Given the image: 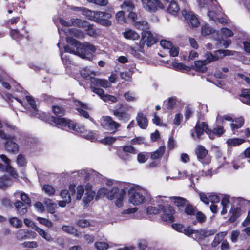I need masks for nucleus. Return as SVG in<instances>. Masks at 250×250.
I'll return each instance as SVG.
<instances>
[{"instance_id": "f257e3e1", "label": "nucleus", "mask_w": 250, "mask_h": 250, "mask_svg": "<svg viewBox=\"0 0 250 250\" xmlns=\"http://www.w3.org/2000/svg\"><path fill=\"white\" fill-rule=\"evenodd\" d=\"M52 110L57 117L51 116L50 120L54 123L58 127L64 130H72L75 132H84L85 127L84 126L70 121L65 118H62L65 113L64 109L59 106H53Z\"/></svg>"}, {"instance_id": "f03ea898", "label": "nucleus", "mask_w": 250, "mask_h": 250, "mask_svg": "<svg viewBox=\"0 0 250 250\" xmlns=\"http://www.w3.org/2000/svg\"><path fill=\"white\" fill-rule=\"evenodd\" d=\"M134 26L136 28L143 30L142 33V38L139 42L140 52H143V49L146 43L147 47H150L157 42L156 38L149 31H146L149 28L148 23L145 21H137L134 23Z\"/></svg>"}, {"instance_id": "7ed1b4c3", "label": "nucleus", "mask_w": 250, "mask_h": 250, "mask_svg": "<svg viewBox=\"0 0 250 250\" xmlns=\"http://www.w3.org/2000/svg\"><path fill=\"white\" fill-rule=\"evenodd\" d=\"M129 201L135 206L145 203L150 198L148 191L139 186H132L128 191Z\"/></svg>"}, {"instance_id": "20e7f679", "label": "nucleus", "mask_w": 250, "mask_h": 250, "mask_svg": "<svg viewBox=\"0 0 250 250\" xmlns=\"http://www.w3.org/2000/svg\"><path fill=\"white\" fill-rule=\"evenodd\" d=\"M67 43L76 48V55L82 58L89 59L90 56L96 50L95 47L88 42L81 43L73 38H66Z\"/></svg>"}, {"instance_id": "39448f33", "label": "nucleus", "mask_w": 250, "mask_h": 250, "mask_svg": "<svg viewBox=\"0 0 250 250\" xmlns=\"http://www.w3.org/2000/svg\"><path fill=\"white\" fill-rule=\"evenodd\" d=\"M83 15L88 20L96 22L103 26L108 27L112 24L111 21L109 20L112 15L109 13L84 9Z\"/></svg>"}, {"instance_id": "423d86ee", "label": "nucleus", "mask_w": 250, "mask_h": 250, "mask_svg": "<svg viewBox=\"0 0 250 250\" xmlns=\"http://www.w3.org/2000/svg\"><path fill=\"white\" fill-rule=\"evenodd\" d=\"M160 211L163 212L161 215V218L164 221L172 222L174 221L173 215L175 211L173 207L169 205L164 206L160 205L157 207L150 206L146 208V212L149 214H157Z\"/></svg>"}, {"instance_id": "0eeeda50", "label": "nucleus", "mask_w": 250, "mask_h": 250, "mask_svg": "<svg viewBox=\"0 0 250 250\" xmlns=\"http://www.w3.org/2000/svg\"><path fill=\"white\" fill-rule=\"evenodd\" d=\"M125 183H119V187H114L111 189V192L108 194L107 199L110 200H114L115 206L118 208H121L124 205V201L126 197V189L123 188Z\"/></svg>"}, {"instance_id": "6e6552de", "label": "nucleus", "mask_w": 250, "mask_h": 250, "mask_svg": "<svg viewBox=\"0 0 250 250\" xmlns=\"http://www.w3.org/2000/svg\"><path fill=\"white\" fill-rule=\"evenodd\" d=\"M16 198L20 197L22 201L17 200L14 203V206L21 215H23L27 211V206L30 207L31 204V200L27 194L23 192L16 191L14 194Z\"/></svg>"}, {"instance_id": "1a4fd4ad", "label": "nucleus", "mask_w": 250, "mask_h": 250, "mask_svg": "<svg viewBox=\"0 0 250 250\" xmlns=\"http://www.w3.org/2000/svg\"><path fill=\"white\" fill-rule=\"evenodd\" d=\"M76 189V199L78 200L81 199L85 192L83 202L85 205L90 203L95 196V192L92 190V186L90 183H87L85 188L83 186L78 185Z\"/></svg>"}, {"instance_id": "9d476101", "label": "nucleus", "mask_w": 250, "mask_h": 250, "mask_svg": "<svg viewBox=\"0 0 250 250\" xmlns=\"http://www.w3.org/2000/svg\"><path fill=\"white\" fill-rule=\"evenodd\" d=\"M204 132L211 138V130L208 129V124L204 122H197L195 126L191 130L190 134L194 140L199 141Z\"/></svg>"}, {"instance_id": "9b49d317", "label": "nucleus", "mask_w": 250, "mask_h": 250, "mask_svg": "<svg viewBox=\"0 0 250 250\" xmlns=\"http://www.w3.org/2000/svg\"><path fill=\"white\" fill-rule=\"evenodd\" d=\"M0 137L6 140L5 147L8 151L14 154L18 152L19 146L13 141L15 139V136L6 134L2 130H0Z\"/></svg>"}, {"instance_id": "f8f14e48", "label": "nucleus", "mask_w": 250, "mask_h": 250, "mask_svg": "<svg viewBox=\"0 0 250 250\" xmlns=\"http://www.w3.org/2000/svg\"><path fill=\"white\" fill-rule=\"evenodd\" d=\"M143 7L151 13L156 12L160 9H164L165 6L159 0H141Z\"/></svg>"}, {"instance_id": "ddd939ff", "label": "nucleus", "mask_w": 250, "mask_h": 250, "mask_svg": "<svg viewBox=\"0 0 250 250\" xmlns=\"http://www.w3.org/2000/svg\"><path fill=\"white\" fill-rule=\"evenodd\" d=\"M182 15L192 27H196L199 25V21L195 14L186 7L182 10Z\"/></svg>"}, {"instance_id": "4468645a", "label": "nucleus", "mask_w": 250, "mask_h": 250, "mask_svg": "<svg viewBox=\"0 0 250 250\" xmlns=\"http://www.w3.org/2000/svg\"><path fill=\"white\" fill-rule=\"evenodd\" d=\"M15 236L18 241H21L26 239H34L37 237V234L28 229H21L16 231Z\"/></svg>"}, {"instance_id": "2eb2a0df", "label": "nucleus", "mask_w": 250, "mask_h": 250, "mask_svg": "<svg viewBox=\"0 0 250 250\" xmlns=\"http://www.w3.org/2000/svg\"><path fill=\"white\" fill-rule=\"evenodd\" d=\"M25 97L32 109V111L29 112V115L31 116L36 117L41 120H43L45 118V114L43 112H39L38 110L34 99L32 97L28 95H26Z\"/></svg>"}, {"instance_id": "dca6fc26", "label": "nucleus", "mask_w": 250, "mask_h": 250, "mask_svg": "<svg viewBox=\"0 0 250 250\" xmlns=\"http://www.w3.org/2000/svg\"><path fill=\"white\" fill-rule=\"evenodd\" d=\"M213 35L216 36L214 45L215 48H219L223 46L224 48H228L231 44V42L229 39L224 40L222 36L219 35L218 32H214Z\"/></svg>"}, {"instance_id": "f3484780", "label": "nucleus", "mask_w": 250, "mask_h": 250, "mask_svg": "<svg viewBox=\"0 0 250 250\" xmlns=\"http://www.w3.org/2000/svg\"><path fill=\"white\" fill-rule=\"evenodd\" d=\"M195 152L198 159L201 161L202 164H208L210 163V159L208 158L206 159V162L201 161L205 159L208 154V150L204 146L201 145L198 146L196 148Z\"/></svg>"}, {"instance_id": "a211bd4d", "label": "nucleus", "mask_w": 250, "mask_h": 250, "mask_svg": "<svg viewBox=\"0 0 250 250\" xmlns=\"http://www.w3.org/2000/svg\"><path fill=\"white\" fill-rule=\"evenodd\" d=\"M121 8L124 10L125 12H128V17L129 18L135 21L137 19V14L132 11L134 9V5L131 2H124L121 5Z\"/></svg>"}, {"instance_id": "6ab92c4d", "label": "nucleus", "mask_w": 250, "mask_h": 250, "mask_svg": "<svg viewBox=\"0 0 250 250\" xmlns=\"http://www.w3.org/2000/svg\"><path fill=\"white\" fill-rule=\"evenodd\" d=\"M74 102V104L76 106V109L79 112L80 115L83 116L85 118H89V114L87 112L85 111V110L88 109V105L78 100H75Z\"/></svg>"}, {"instance_id": "aec40b11", "label": "nucleus", "mask_w": 250, "mask_h": 250, "mask_svg": "<svg viewBox=\"0 0 250 250\" xmlns=\"http://www.w3.org/2000/svg\"><path fill=\"white\" fill-rule=\"evenodd\" d=\"M136 120L138 125L141 129H145L147 128L148 121L144 114L139 112L137 115Z\"/></svg>"}, {"instance_id": "412c9836", "label": "nucleus", "mask_w": 250, "mask_h": 250, "mask_svg": "<svg viewBox=\"0 0 250 250\" xmlns=\"http://www.w3.org/2000/svg\"><path fill=\"white\" fill-rule=\"evenodd\" d=\"M79 176L84 177L85 180H89L97 176V172L91 169H82L77 172Z\"/></svg>"}, {"instance_id": "4be33fe9", "label": "nucleus", "mask_w": 250, "mask_h": 250, "mask_svg": "<svg viewBox=\"0 0 250 250\" xmlns=\"http://www.w3.org/2000/svg\"><path fill=\"white\" fill-rule=\"evenodd\" d=\"M229 213L231 216L229 219V221L230 223H233L240 216L241 214V209L239 208L232 206Z\"/></svg>"}, {"instance_id": "5701e85b", "label": "nucleus", "mask_w": 250, "mask_h": 250, "mask_svg": "<svg viewBox=\"0 0 250 250\" xmlns=\"http://www.w3.org/2000/svg\"><path fill=\"white\" fill-rule=\"evenodd\" d=\"M205 59L204 60L207 64L220 59L219 54H218L217 50L214 51V54H212V53L209 52H207L205 54Z\"/></svg>"}, {"instance_id": "b1692460", "label": "nucleus", "mask_w": 250, "mask_h": 250, "mask_svg": "<svg viewBox=\"0 0 250 250\" xmlns=\"http://www.w3.org/2000/svg\"><path fill=\"white\" fill-rule=\"evenodd\" d=\"M113 115L119 120H123L126 122L130 119V115L126 111L123 110H115L113 111Z\"/></svg>"}, {"instance_id": "393cba45", "label": "nucleus", "mask_w": 250, "mask_h": 250, "mask_svg": "<svg viewBox=\"0 0 250 250\" xmlns=\"http://www.w3.org/2000/svg\"><path fill=\"white\" fill-rule=\"evenodd\" d=\"M91 83L93 84L101 86L106 88L111 86V83L105 79H100L97 78H93L91 79Z\"/></svg>"}, {"instance_id": "a878e982", "label": "nucleus", "mask_w": 250, "mask_h": 250, "mask_svg": "<svg viewBox=\"0 0 250 250\" xmlns=\"http://www.w3.org/2000/svg\"><path fill=\"white\" fill-rule=\"evenodd\" d=\"M65 33H66V37H69L71 38H72L71 37V36H73L76 38H79V39H82L84 38V34L83 32L82 31L77 29H73L71 30H68L67 31H64Z\"/></svg>"}, {"instance_id": "bb28decb", "label": "nucleus", "mask_w": 250, "mask_h": 250, "mask_svg": "<svg viewBox=\"0 0 250 250\" xmlns=\"http://www.w3.org/2000/svg\"><path fill=\"white\" fill-rule=\"evenodd\" d=\"M207 64L204 60H199L195 61L194 69L200 72H205L207 70Z\"/></svg>"}, {"instance_id": "cd10ccee", "label": "nucleus", "mask_w": 250, "mask_h": 250, "mask_svg": "<svg viewBox=\"0 0 250 250\" xmlns=\"http://www.w3.org/2000/svg\"><path fill=\"white\" fill-rule=\"evenodd\" d=\"M233 122L230 124V127L233 134H235V130L241 128L244 124V120L243 117H240L239 118H235L233 120Z\"/></svg>"}, {"instance_id": "c85d7f7f", "label": "nucleus", "mask_w": 250, "mask_h": 250, "mask_svg": "<svg viewBox=\"0 0 250 250\" xmlns=\"http://www.w3.org/2000/svg\"><path fill=\"white\" fill-rule=\"evenodd\" d=\"M68 189L69 191L66 190H62L61 191L60 196L63 199H66L68 196L71 198V196H73L75 194L76 192L75 185L73 184L70 185L69 186Z\"/></svg>"}, {"instance_id": "c756f323", "label": "nucleus", "mask_w": 250, "mask_h": 250, "mask_svg": "<svg viewBox=\"0 0 250 250\" xmlns=\"http://www.w3.org/2000/svg\"><path fill=\"white\" fill-rule=\"evenodd\" d=\"M216 232L215 230L201 229L196 232L197 239H203L204 237L213 235Z\"/></svg>"}, {"instance_id": "7c9ffc66", "label": "nucleus", "mask_w": 250, "mask_h": 250, "mask_svg": "<svg viewBox=\"0 0 250 250\" xmlns=\"http://www.w3.org/2000/svg\"><path fill=\"white\" fill-rule=\"evenodd\" d=\"M125 38L127 39L135 40L139 39V35L131 29H126L123 33Z\"/></svg>"}, {"instance_id": "2f4dec72", "label": "nucleus", "mask_w": 250, "mask_h": 250, "mask_svg": "<svg viewBox=\"0 0 250 250\" xmlns=\"http://www.w3.org/2000/svg\"><path fill=\"white\" fill-rule=\"evenodd\" d=\"M33 229H34L35 230L37 231L42 238L44 239L47 241L50 242L53 240V238H52L51 236L43 229L40 228L37 226H35V227H33Z\"/></svg>"}, {"instance_id": "473e14b6", "label": "nucleus", "mask_w": 250, "mask_h": 250, "mask_svg": "<svg viewBox=\"0 0 250 250\" xmlns=\"http://www.w3.org/2000/svg\"><path fill=\"white\" fill-rule=\"evenodd\" d=\"M172 200L175 205L178 207H184L188 203V201L183 197L178 196H172L170 197Z\"/></svg>"}, {"instance_id": "72a5a7b5", "label": "nucleus", "mask_w": 250, "mask_h": 250, "mask_svg": "<svg viewBox=\"0 0 250 250\" xmlns=\"http://www.w3.org/2000/svg\"><path fill=\"white\" fill-rule=\"evenodd\" d=\"M240 100L244 103L250 105V89H245L240 95Z\"/></svg>"}, {"instance_id": "f704fd0d", "label": "nucleus", "mask_w": 250, "mask_h": 250, "mask_svg": "<svg viewBox=\"0 0 250 250\" xmlns=\"http://www.w3.org/2000/svg\"><path fill=\"white\" fill-rule=\"evenodd\" d=\"M71 26H76L81 28H86L87 26L88 22L85 20L78 18H73L70 20Z\"/></svg>"}, {"instance_id": "c9c22d12", "label": "nucleus", "mask_w": 250, "mask_h": 250, "mask_svg": "<svg viewBox=\"0 0 250 250\" xmlns=\"http://www.w3.org/2000/svg\"><path fill=\"white\" fill-rule=\"evenodd\" d=\"M226 235V233L225 232H221L217 234L212 242V246L215 247L219 244L223 240Z\"/></svg>"}, {"instance_id": "e433bc0d", "label": "nucleus", "mask_w": 250, "mask_h": 250, "mask_svg": "<svg viewBox=\"0 0 250 250\" xmlns=\"http://www.w3.org/2000/svg\"><path fill=\"white\" fill-rule=\"evenodd\" d=\"M166 147L165 146H160L156 151L151 153V158L152 159H157L161 157L165 151Z\"/></svg>"}, {"instance_id": "4c0bfd02", "label": "nucleus", "mask_w": 250, "mask_h": 250, "mask_svg": "<svg viewBox=\"0 0 250 250\" xmlns=\"http://www.w3.org/2000/svg\"><path fill=\"white\" fill-rule=\"evenodd\" d=\"M116 154L120 158L124 161H129L131 159V156L125 152L122 148L118 149Z\"/></svg>"}, {"instance_id": "58836bf2", "label": "nucleus", "mask_w": 250, "mask_h": 250, "mask_svg": "<svg viewBox=\"0 0 250 250\" xmlns=\"http://www.w3.org/2000/svg\"><path fill=\"white\" fill-rule=\"evenodd\" d=\"M62 230L67 233L79 236V234L77 229L72 226L63 225L62 227Z\"/></svg>"}, {"instance_id": "ea45409f", "label": "nucleus", "mask_w": 250, "mask_h": 250, "mask_svg": "<svg viewBox=\"0 0 250 250\" xmlns=\"http://www.w3.org/2000/svg\"><path fill=\"white\" fill-rule=\"evenodd\" d=\"M81 76L84 79L89 80L91 83V79L95 78V74L93 71H91L87 69L83 70L81 72Z\"/></svg>"}, {"instance_id": "a19ab883", "label": "nucleus", "mask_w": 250, "mask_h": 250, "mask_svg": "<svg viewBox=\"0 0 250 250\" xmlns=\"http://www.w3.org/2000/svg\"><path fill=\"white\" fill-rule=\"evenodd\" d=\"M9 222L10 225L17 228H21L23 225L22 220L15 217L10 218Z\"/></svg>"}, {"instance_id": "79ce46f5", "label": "nucleus", "mask_w": 250, "mask_h": 250, "mask_svg": "<svg viewBox=\"0 0 250 250\" xmlns=\"http://www.w3.org/2000/svg\"><path fill=\"white\" fill-rule=\"evenodd\" d=\"M42 190L49 196L53 195L55 192L54 187L49 184L44 185L42 187Z\"/></svg>"}, {"instance_id": "37998d69", "label": "nucleus", "mask_w": 250, "mask_h": 250, "mask_svg": "<svg viewBox=\"0 0 250 250\" xmlns=\"http://www.w3.org/2000/svg\"><path fill=\"white\" fill-rule=\"evenodd\" d=\"M113 121L112 118L110 116H103L101 119V125L105 128H107Z\"/></svg>"}, {"instance_id": "c03bdc74", "label": "nucleus", "mask_w": 250, "mask_h": 250, "mask_svg": "<svg viewBox=\"0 0 250 250\" xmlns=\"http://www.w3.org/2000/svg\"><path fill=\"white\" fill-rule=\"evenodd\" d=\"M173 68L176 70L189 71L191 68L182 63H175L173 64Z\"/></svg>"}, {"instance_id": "a18cd8bd", "label": "nucleus", "mask_w": 250, "mask_h": 250, "mask_svg": "<svg viewBox=\"0 0 250 250\" xmlns=\"http://www.w3.org/2000/svg\"><path fill=\"white\" fill-rule=\"evenodd\" d=\"M44 204L46 205V209L48 212L53 214L55 212V204L52 203L50 199H47L45 201Z\"/></svg>"}, {"instance_id": "49530a36", "label": "nucleus", "mask_w": 250, "mask_h": 250, "mask_svg": "<svg viewBox=\"0 0 250 250\" xmlns=\"http://www.w3.org/2000/svg\"><path fill=\"white\" fill-rule=\"evenodd\" d=\"M245 142V140L240 138L229 139L227 141V143L230 146H237L242 144Z\"/></svg>"}, {"instance_id": "de8ad7c7", "label": "nucleus", "mask_w": 250, "mask_h": 250, "mask_svg": "<svg viewBox=\"0 0 250 250\" xmlns=\"http://www.w3.org/2000/svg\"><path fill=\"white\" fill-rule=\"evenodd\" d=\"M188 175V173L187 171H178V176H167L166 178L167 180H168L169 179H171L174 180H177L181 179H184L185 178H186Z\"/></svg>"}, {"instance_id": "09e8293b", "label": "nucleus", "mask_w": 250, "mask_h": 250, "mask_svg": "<svg viewBox=\"0 0 250 250\" xmlns=\"http://www.w3.org/2000/svg\"><path fill=\"white\" fill-rule=\"evenodd\" d=\"M94 246L98 250H106L109 248L108 244L104 242H96Z\"/></svg>"}, {"instance_id": "8fccbe9b", "label": "nucleus", "mask_w": 250, "mask_h": 250, "mask_svg": "<svg viewBox=\"0 0 250 250\" xmlns=\"http://www.w3.org/2000/svg\"><path fill=\"white\" fill-rule=\"evenodd\" d=\"M124 97L125 99L128 102H134L137 99V97L135 96L134 93L128 91L124 94Z\"/></svg>"}, {"instance_id": "3c124183", "label": "nucleus", "mask_w": 250, "mask_h": 250, "mask_svg": "<svg viewBox=\"0 0 250 250\" xmlns=\"http://www.w3.org/2000/svg\"><path fill=\"white\" fill-rule=\"evenodd\" d=\"M186 206V207L185 209V213L188 215H194L195 213L196 208L188 204V202Z\"/></svg>"}, {"instance_id": "603ef678", "label": "nucleus", "mask_w": 250, "mask_h": 250, "mask_svg": "<svg viewBox=\"0 0 250 250\" xmlns=\"http://www.w3.org/2000/svg\"><path fill=\"white\" fill-rule=\"evenodd\" d=\"M122 148L130 156L131 154H136L137 153V151L135 147L130 145L124 146Z\"/></svg>"}, {"instance_id": "864d4df0", "label": "nucleus", "mask_w": 250, "mask_h": 250, "mask_svg": "<svg viewBox=\"0 0 250 250\" xmlns=\"http://www.w3.org/2000/svg\"><path fill=\"white\" fill-rule=\"evenodd\" d=\"M177 102V98L175 97H172L171 98H169L167 102L165 101L164 103H167V108L171 109L174 107V106L176 104Z\"/></svg>"}, {"instance_id": "5fc2aeb1", "label": "nucleus", "mask_w": 250, "mask_h": 250, "mask_svg": "<svg viewBox=\"0 0 250 250\" xmlns=\"http://www.w3.org/2000/svg\"><path fill=\"white\" fill-rule=\"evenodd\" d=\"M218 54H219L220 59L223 58L226 56L233 55L235 51L229 50H218Z\"/></svg>"}, {"instance_id": "6e6d98bb", "label": "nucleus", "mask_w": 250, "mask_h": 250, "mask_svg": "<svg viewBox=\"0 0 250 250\" xmlns=\"http://www.w3.org/2000/svg\"><path fill=\"white\" fill-rule=\"evenodd\" d=\"M37 219L41 224L47 227H52L53 225V223L47 219L38 217Z\"/></svg>"}, {"instance_id": "4d7b16f0", "label": "nucleus", "mask_w": 250, "mask_h": 250, "mask_svg": "<svg viewBox=\"0 0 250 250\" xmlns=\"http://www.w3.org/2000/svg\"><path fill=\"white\" fill-rule=\"evenodd\" d=\"M85 28V30L87 32V35L91 37L96 36L97 35L96 31L93 28L92 24H89V23H87V26H86Z\"/></svg>"}, {"instance_id": "13d9d810", "label": "nucleus", "mask_w": 250, "mask_h": 250, "mask_svg": "<svg viewBox=\"0 0 250 250\" xmlns=\"http://www.w3.org/2000/svg\"><path fill=\"white\" fill-rule=\"evenodd\" d=\"M221 34H220L221 36L226 37H230L233 35V32L230 29L227 28H221Z\"/></svg>"}, {"instance_id": "bf43d9fd", "label": "nucleus", "mask_w": 250, "mask_h": 250, "mask_svg": "<svg viewBox=\"0 0 250 250\" xmlns=\"http://www.w3.org/2000/svg\"><path fill=\"white\" fill-rule=\"evenodd\" d=\"M111 192V190H108L106 189V188H103L99 189L97 192V196L100 197H103L104 196H105L107 198L108 194Z\"/></svg>"}, {"instance_id": "052dcab7", "label": "nucleus", "mask_w": 250, "mask_h": 250, "mask_svg": "<svg viewBox=\"0 0 250 250\" xmlns=\"http://www.w3.org/2000/svg\"><path fill=\"white\" fill-rule=\"evenodd\" d=\"M116 18L119 23H123L126 22V19L125 18L124 12L123 11H119L116 14Z\"/></svg>"}, {"instance_id": "680f3d73", "label": "nucleus", "mask_w": 250, "mask_h": 250, "mask_svg": "<svg viewBox=\"0 0 250 250\" xmlns=\"http://www.w3.org/2000/svg\"><path fill=\"white\" fill-rule=\"evenodd\" d=\"M202 34L203 36L209 35L212 32V29L208 25H205L202 27Z\"/></svg>"}, {"instance_id": "e2e57ef3", "label": "nucleus", "mask_w": 250, "mask_h": 250, "mask_svg": "<svg viewBox=\"0 0 250 250\" xmlns=\"http://www.w3.org/2000/svg\"><path fill=\"white\" fill-rule=\"evenodd\" d=\"M7 172L9 173L13 177L17 178L18 176V173L15 171L14 168L11 167L10 165H7L5 167Z\"/></svg>"}, {"instance_id": "0e129e2a", "label": "nucleus", "mask_w": 250, "mask_h": 250, "mask_svg": "<svg viewBox=\"0 0 250 250\" xmlns=\"http://www.w3.org/2000/svg\"><path fill=\"white\" fill-rule=\"evenodd\" d=\"M17 163L20 167H24L26 164V159L22 154H19L17 159Z\"/></svg>"}, {"instance_id": "69168bd1", "label": "nucleus", "mask_w": 250, "mask_h": 250, "mask_svg": "<svg viewBox=\"0 0 250 250\" xmlns=\"http://www.w3.org/2000/svg\"><path fill=\"white\" fill-rule=\"evenodd\" d=\"M8 178L6 176H4L0 178V188H4L8 186Z\"/></svg>"}, {"instance_id": "338daca9", "label": "nucleus", "mask_w": 250, "mask_h": 250, "mask_svg": "<svg viewBox=\"0 0 250 250\" xmlns=\"http://www.w3.org/2000/svg\"><path fill=\"white\" fill-rule=\"evenodd\" d=\"M117 140V138L112 137V136H108L101 141V142L106 145H111L113 144L116 140Z\"/></svg>"}, {"instance_id": "774afa93", "label": "nucleus", "mask_w": 250, "mask_h": 250, "mask_svg": "<svg viewBox=\"0 0 250 250\" xmlns=\"http://www.w3.org/2000/svg\"><path fill=\"white\" fill-rule=\"evenodd\" d=\"M196 218L198 222L203 223L206 220V215L201 211H198L196 213Z\"/></svg>"}]
</instances>
